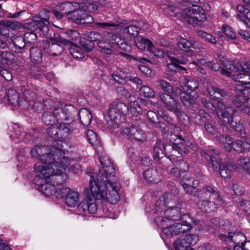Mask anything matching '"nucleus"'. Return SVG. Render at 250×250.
<instances>
[{"mask_svg": "<svg viewBox=\"0 0 250 250\" xmlns=\"http://www.w3.org/2000/svg\"><path fill=\"white\" fill-rule=\"evenodd\" d=\"M53 35L48 37L51 43L45 41L43 42L44 50L49 55L56 56L59 55L63 50V46H69L71 42L65 40L58 33H53Z\"/></svg>", "mask_w": 250, "mask_h": 250, "instance_id": "6e6552de", "label": "nucleus"}, {"mask_svg": "<svg viewBox=\"0 0 250 250\" xmlns=\"http://www.w3.org/2000/svg\"><path fill=\"white\" fill-rule=\"evenodd\" d=\"M182 203L170 205L164 213L165 218L156 217L155 221L162 227V231L167 237L179 235L192 229L191 219L186 214L181 216Z\"/></svg>", "mask_w": 250, "mask_h": 250, "instance_id": "7ed1b4c3", "label": "nucleus"}, {"mask_svg": "<svg viewBox=\"0 0 250 250\" xmlns=\"http://www.w3.org/2000/svg\"><path fill=\"white\" fill-rule=\"evenodd\" d=\"M173 144L179 149L180 151L187 154L191 149L192 145L188 140H185L179 135H174ZM172 141V139L170 140Z\"/></svg>", "mask_w": 250, "mask_h": 250, "instance_id": "b1692460", "label": "nucleus"}, {"mask_svg": "<svg viewBox=\"0 0 250 250\" xmlns=\"http://www.w3.org/2000/svg\"><path fill=\"white\" fill-rule=\"evenodd\" d=\"M95 25L98 28L102 29H109L111 27H116L118 25L116 23L108 22H96Z\"/></svg>", "mask_w": 250, "mask_h": 250, "instance_id": "052dcab7", "label": "nucleus"}, {"mask_svg": "<svg viewBox=\"0 0 250 250\" xmlns=\"http://www.w3.org/2000/svg\"><path fill=\"white\" fill-rule=\"evenodd\" d=\"M204 128L206 132L211 136H216L219 133L218 130L216 127L208 122H204Z\"/></svg>", "mask_w": 250, "mask_h": 250, "instance_id": "6e6d98bb", "label": "nucleus"}, {"mask_svg": "<svg viewBox=\"0 0 250 250\" xmlns=\"http://www.w3.org/2000/svg\"><path fill=\"white\" fill-rule=\"evenodd\" d=\"M80 8L82 9L85 13H97L98 11V5L93 2L83 1L80 2Z\"/></svg>", "mask_w": 250, "mask_h": 250, "instance_id": "4c0bfd02", "label": "nucleus"}, {"mask_svg": "<svg viewBox=\"0 0 250 250\" xmlns=\"http://www.w3.org/2000/svg\"><path fill=\"white\" fill-rule=\"evenodd\" d=\"M194 195L197 208L203 212H213L223 203L222 197L209 186H204L202 191H196Z\"/></svg>", "mask_w": 250, "mask_h": 250, "instance_id": "39448f33", "label": "nucleus"}, {"mask_svg": "<svg viewBox=\"0 0 250 250\" xmlns=\"http://www.w3.org/2000/svg\"><path fill=\"white\" fill-rule=\"evenodd\" d=\"M47 133L49 137L54 140H60L58 125H57V127H55L53 125L48 127L47 128ZM59 142L62 143L61 141Z\"/></svg>", "mask_w": 250, "mask_h": 250, "instance_id": "8fccbe9b", "label": "nucleus"}, {"mask_svg": "<svg viewBox=\"0 0 250 250\" xmlns=\"http://www.w3.org/2000/svg\"><path fill=\"white\" fill-rule=\"evenodd\" d=\"M69 19L72 22L84 26L93 23L94 21L91 16L87 14L81 8H79L76 11L72 12L69 17Z\"/></svg>", "mask_w": 250, "mask_h": 250, "instance_id": "6ab92c4d", "label": "nucleus"}, {"mask_svg": "<svg viewBox=\"0 0 250 250\" xmlns=\"http://www.w3.org/2000/svg\"><path fill=\"white\" fill-rule=\"evenodd\" d=\"M140 28L141 27L138 25H129L124 29V33L135 37L138 35Z\"/></svg>", "mask_w": 250, "mask_h": 250, "instance_id": "5fc2aeb1", "label": "nucleus"}, {"mask_svg": "<svg viewBox=\"0 0 250 250\" xmlns=\"http://www.w3.org/2000/svg\"><path fill=\"white\" fill-rule=\"evenodd\" d=\"M175 56V54L170 51H168L167 53V56L170 60V62L167 63V68L173 72H176L179 69L184 68L179 64L177 62V58Z\"/></svg>", "mask_w": 250, "mask_h": 250, "instance_id": "2f4dec72", "label": "nucleus"}, {"mask_svg": "<svg viewBox=\"0 0 250 250\" xmlns=\"http://www.w3.org/2000/svg\"><path fill=\"white\" fill-rule=\"evenodd\" d=\"M25 39L23 37L18 36L15 38L13 43L16 48V51L20 52L25 47Z\"/></svg>", "mask_w": 250, "mask_h": 250, "instance_id": "603ef678", "label": "nucleus"}, {"mask_svg": "<svg viewBox=\"0 0 250 250\" xmlns=\"http://www.w3.org/2000/svg\"><path fill=\"white\" fill-rule=\"evenodd\" d=\"M233 114L232 115L231 118L229 120V122L224 125H226L229 124L230 126L233 129L238 132L242 131L244 128L243 125L241 124L240 122H237L236 121H234V118H233Z\"/></svg>", "mask_w": 250, "mask_h": 250, "instance_id": "bf43d9fd", "label": "nucleus"}, {"mask_svg": "<svg viewBox=\"0 0 250 250\" xmlns=\"http://www.w3.org/2000/svg\"><path fill=\"white\" fill-rule=\"evenodd\" d=\"M234 97L233 98L231 103L232 104L236 107H241L244 105L246 103V93L247 90L241 88V87L238 85L236 86L234 90Z\"/></svg>", "mask_w": 250, "mask_h": 250, "instance_id": "5701e85b", "label": "nucleus"}, {"mask_svg": "<svg viewBox=\"0 0 250 250\" xmlns=\"http://www.w3.org/2000/svg\"><path fill=\"white\" fill-rule=\"evenodd\" d=\"M60 141L66 140L73 131V128L69 123H60L58 125Z\"/></svg>", "mask_w": 250, "mask_h": 250, "instance_id": "bb28decb", "label": "nucleus"}, {"mask_svg": "<svg viewBox=\"0 0 250 250\" xmlns=\"http://www.w3.org/2000/svg\"><path fill=\"white\" fill-rule=\"evenodd\" d=\"M78 113L77 109L74 106L69 104H59L54 109V114L57 119L60 121H69L73 122Z\"/></svg>", "mask_w": 250, "mask_h": 250, "instance_id": "ddd939ff", "label": "nucleus"}, {"mask_svg": "<svg viewBox=\"0 0 250 250\" xmlns=\"http://www.w3.org/2000/svg\"><path fill=\"white\" fill-rule=\"evenodd\" d=\"M104 36L107 40L111 42V43L109 42V43L111 44L115 48V52L113 54L115 53L116 52L115 46L119 43L120 41H121L120 37L116 34L108 32L104 33ZM107 42L108 43V42Z\"/></svg>", "mask_w": 250, "mask_h": 250, "instance_id": "a18cd8bd", "label": "nucleus"}, {"mask_svg": "<svg viewBox=\"0 0 250 250\" xmlns=\"http://www.w3.org/2000/svg\"><path fill=\"white\" fill-rule=\"evenodd\" d=\"M159 98L165 107L169 112L173 113L182 124L186 125L189 123V117L181 110L177 101L173 97L161 93Z\"/></svg>", "mask_w": 250, "mask_h": 250, "instance_id": "0eeeda50", "label": "nucleus"}, {"mask_svg": "<svg viewBox=\"0 0 250 250\" xmlns=\"http://www.w3.org/2000/svg\"><path fill=\"white\" fill-rule=\"evenodd\" d=\"M69 52L72 56L76 59H83L84 58L83 52L82 49L77 46L71 47Z\"/></svg>", "mask_w": 250, "mask_h": 250, "instance_id": "13d9d810", "label": "nucleus"}, {"mask_svg": "<svg viewBox=\"0 0 250 250\" xmlns=\"http://www.w3.org/2000/svg\"><path fill=\"white\" fill-rule=\"evenodd\" d=\"M97 207L93 199L87 196L77 206V211L79 214L86 215L93 214L97 211Z\"/></svg>", "mask_w": 250, "mask_h": 250, "instance_id": "aec40b11", "label": "nucleus"}, {"mask_svg": "<svg viewBox=\"0 0 250 250\" xmlns=\"http://www.w3.org/2000/svg\"><path fill=\"white\" fill-rule=\"evenodd\" d=\"M195 184L193 182V185H190L188 184H187L186 183L183 184V187L185 191L188 194L191 195L192 196L194 197V192H195L197 191H202L203 190V188L198 189L196 188L194 185Z\"/></svg>", "mask_w": 250, "mask_h": 250, "instance_id": "4d7b16f0", "label": "nucleus"}, {"mask_svg": "<svg viewBox=\"0 0 250 250\" xmlns=\"http://www.w3.org/2000/svg\"><path fill=\"white\" fill-rule=\"evenodd\" d=\"M23 94L25 98V103L26 104L25 105V107H26L28 106V102L35 98V94L29 90H25Z\"/></svg>", "mask_w": 250, "mask_h": 250, "instance_id": "338daca9", "label": "nucleus"}, {"mask_svg": "<svg viewBox=\"0 0 250 250\" xmlns=\"http://www.w3.org/2000/svg\"><path fill=\"white\" fill-rule=\"evenodd\" d=\"M207 90L210 96L217 99H221L228 95L227 92L214 86L210 85L207 88Z\"/></svg>", "mask_w": 250, "mask_h": 250, "instance_id": "72a5a7b5", "label": "nucleus"}, {"mask_svg": "<svg viewBox=\"0 0 250 250\" xmlns=\"http://www.w3.org/2000/svg\"><path fill=\"white\" fill-rule=\"evenodd\" d=\"M128 111L127 106L119 99L114 100L109 106L108 115L114 127H118L119 123L122 122V118Z\"/></svg>", "mask_w": 250, "mask_h": 250, "instance_id": "1a4fd4ad", "label": "nucleus"}, {"mask_svg": "<svg viewBox=\"0 0 250 250\" xmlns=\"http://www.w3.org/2000/svg\"><path fill=\"white\" fill-rule=\"evenodd\" d=\"M196 33L199 37L207 42L211 44H215L216 42V39L210 34L202 30H197Z\"/></svg>", "mask_w": 250, "mask_h": 250, "instance_id": "09e8293b", "label": "nucleus"}, {"mask_svg": "<svg viewBox=\"0 0 250 250\" xmlns=\"http://www.w3.org/2000/svg\"><path fill=\"white\" fill-rule=\"evenodd\" d=\"M71 189L64 186L55 188L54 197L57 199L65 198Z\"/></svg>", "mask_w": 250, "mask_h": 250, "instance_id": "de8ad7c7", "label": "nucleus"}, {"mask_svg": "<svg viewBox=\"0 0 250 250\" xmlns=\"http://www.w3.org/2000/svg\"><path fill=\"white\" fill-rule=\"evenodd\" d=\"M167 196H168V194H166V193L164 194V195H163V198L164 200L163 201V204L162 205V206L161 204L163 202L161 199L157 200L156 202V203H155L156 207H155V208L154 209V212L156 213V214H158L159 213H161L163 211V208L164 207V203H167L165 198Z\"/></svg>", "mask_w": 250, "mask_h": 250, "instance_id": "e2e57ef3", "label": "nucleus"}, {"mask_svg": "<svg viewBox=\"0 0 250 250\" xmlns=\"http://www.w3.org/2000/svg\"><path fill=\"white\" fill-rule=\"evenodd\" d=\"M200 1V0H182L180 2L181 10H182L183 8L189 7L191 8V6L192 8V5L194 4V3H198Z\"/></svg>", "mask_w": 250, "mask_h": 250, "instance_id": "69168bd1", "label": "nucleus"}, {"mask_svg": "<svg viewBox=\"0 0 250 250\" xmlns=\"http://www.w3.org/2000/svg\"><path fill=\"white\" fill-rule=\"evenodd\" d=\"M171 148V146L170 145H165L160 140L157 141L153 146V157L156 161H159L158 167L162 170H165L167 168L165 165H163V163L165 162L163 158L168 154L167 148Z\"/></svg>", "mask_w": 250, "mask_h": 250, "instance_id": "2eb2a0df", "label": "nucleus"}, {"mask_svg": "<svg viewBox=\"0 0 250 250\" xmlns=\"http://www.w3.org/2000/svg\"><path fill=\"white\" fill-rule=\"evenodd\" d=\"M217 140L221 147L227 152H230L232 149V138L228 135L222 134L220 135Z\"/></svg>", "mask_w": 250, "mask_h": 250, "instance_id": "cd10ccee", "label": "nucleus"}, {"mask_svg": "<svg viewBox=\"0 0 250 250\" xmlns=\"http://www.w3.org/2000/svg\"><path fill=\"white\" fill-rule=\"evenodd\" d=\"M250 148V144L247 142L237 139L233 142L232 149L238 153L245 152Z\"/></svg>", "mask_w": 250, "mask_h": 250, "instance_id": "c85d7f7f", "label": "nucleus"}, {"mask_svg": "<svg viewBox=\"0 0 250 250\" xmlns=\"http://www.w3.org/2000/svg\"><path fill=\"white\" fill-rule=\"evenodd\" d=\"M30 75L36 79H39L44 76V72L37 66L32 67L30 70Z\"/></svg>", "mask_w": 250, "mask_h": 250, "instance_id": "3c124183", "label": "nucleus"}, {"mask_svg": "<svg viewBox=\"0 0 250 250\" xmlns=\"http://www.w3.org/2000/svg\"><path fill=\"white\" fill-rule=\"evenodd\" d=\"M143 123L139 121L132 124L129 127H122L117 132L124 136L126 139L137 141H143L146 139L145 133L141 127Z\"/></svg>", "mask_w": 250, "mask_h": 250, "instance_id": "9b49d317", "label": "nucleus"}, {"mask_svg": "<svg viewBox=\"0 0 250 250\" xmlns=\"http://www.w3.org/2000/svg\"><path fill=\"white\" fill-rule=\"evenodd\" d=\"M182 16L184 20L190 24H199L206 20L205 11L200 6L193 4L192 8L186 7L182 10Z\"/></svg>", "mask_w": 250, "mask_h": 250, "instance_id": "9d476101", "label": "nucleus"}, {"mask_svg": "<svg viewBox=\"0 0 250 250\" xmlns=\"http://www.w3.org/2000/svg\"><path fill=\"white\" fill-rule=\"evenodd\" d=\"M174 155V154H171V161L174 162L175 165L179 166V168L173 167L170 170V174L179 179V180H183L186 179V171L188 169V166L186 162L183 160V158L180 156L179 159L175 160L172 156Z\"/></svg>", "mask_w": 250, "mask_h": 250, "instance_id": "dca6fc26", "label": "nucleus"}, {"mask_svg": "<svg viewBox=\"0 0 250 250\" xmlns=\"http://www.w3.org/2000/svg\"><path fill=\"white\" fill-rule=\"evenodd\" d=\"M23 37L25 39V42L29 43H34L37 40V34L33 32L25 33Z\"/></svg>", "mask_w": 250, "mask_h": 250, "instance_id": "0e129e2a", "label": "nucleus"}, {"mask_svg": "<svg viewBox=\"0 0 250 250\" xmlns=\"http://www.w3.org/2000/svg\"><path fill=\"white\" fill-rule=\"evenodd\" d=\"M55 188L54 186L45 183L41 185L39 188V190L46 196H54Z\"/></svg>", "mask_w": 250, "mask_h": 250, "instance_id": "37998d69", "label": "nucleus"}, {"mask_svg": "<svg viewBox=\"0 0 250 250\" xmlns=\"http://www.w3.org/2000/svg\"><path fill=\"white\" fill-rule=\"evenodd\" d=\"M140 94L141 96L146 98H153L155 96V91L150 87L143 85L139 89Z\"/></svg>", "mask_w": 250, "mask_h": 250, "instance_id": "49530a36", "label": "nucleus"}, {"mask_svg": "<svg viewBox=\"0 0 250 250\" xmlns=\"http://www.w3.org/2000/svg\"><path fill=\"white\" fill-rule=\"evenodd\" d=\"M146 117H147V118L148 119V120L155 124V123H157V121H158L159 120V117L158 116H157V115L156 114V113L152 111H148L147 112V114H146Z\"/></svg>", "mask_w": 250, "mask_h": 250, "instance_id": "774afa93", "label": "nucleus"}, {"mask_svg": "<svg viewBox=\"0 0 250 250\" xmlns=\"http://www.w3.org/2000/svg\"><path fill=\"white\" fill-rule=\"evenodd\" d=\"M185 80V85L183 86V89L187 93H190L198 87V83L192 78L186 77Z\"/></svg>", "mask_w": 250, "mask_h": 250, "instance_id": "58836bf2", "label": "nucleus"}, {"mask_svg": "<svg viewBox=\"0 0 250 250\" xmlns=\"http://www.w3.org/2000/svg\"><path fill=\"white\" fill-rule=\"evenodd\" d=\"M80 122L84 126L88 125L91 123L92 116L90 111L86 108H82L77 114Z\"/></svg>", "mask_w": 250, "mask_h": 250, "instance_id": "c756f323", "label": "nucleus"}, {"mask_svg": "<svg viewBox=\"0 0 250 250\" xmlns=\"http://www.w3.org/2000/svg\"><path fill=\"white\" fill-rule=\"evenodd\" d=\"M156 85L160 87L165 92V94H168L172 97V90L173 88L171 84L166 81L162 79H158L155 82ZM161 92H160L161 93ZM164 93V92H163Z\"/></svg>", "mask_w": 250, "mask_h": 250, "instance_id": "e433bc0d", "label": "nucleus"}, {"mask_svg": "<svg viewBox=\"0 0 250 250\" xmlns=\"http://www.w3.org/2000/svg\"><path fill=\"white\" fill-rule=\"evenodd\" d=\"M194 45V42L191 40H188L185 38H181L177 43L178 47L182 50L189 53L188 55L192 56L194 53L191 52L190 48Z\"/></svg>", "mask_w": 250, "mask_h": 250, "instance_id": "473e14b6", "label": "nucleus"}, {"mask_svg": "<svg viewBox=\"0 0 250 250\" xmlns=\"http://www.w3.org/2000/svg\"><path fill=\"white\" fill-rule=\"evenodd\" d=\"M218 237L220 240L227 244H235L234 246H243L244 242L246 240V238L243 233L236 231L229 232L228 235L219 233Z\"/></svg>", "mask_w": 250, "mask_h": 250, "instance_id": "a211bd4d", "label": "nucleus"}, {"mask_svg": "<svg viewBox=\"0 0 250 250\" xmlns=\"http://www.w3.org/2000/svg\"><path fill=\"white\" fill-rule=\"evenodd\" d=\"M129 158L134 164L140 165L142 164L144 166H148L151 164L149 159L147 157H144L140 158L138 153H133L130 155Z\"/></svg>", "mask_w": 250, "mask_h": 250, "instance_id": "c9c22d12", "label": "nucleus"}, {"mask_svg": "<svg viewBox=\"0 0 250 250\" xmlns=\"http://www.w3.org/2000/svg\"><path fill=\"white\" fill-rule=\"evenodd\" d=\"M60 8L63 11L62 13L66 14L67 18L69 19V17L70 14L74 11H76L79 8H80V2H72L67 1L61 5Z\"/></svg>", "mask_w": 250, "mask_h": 250, "instance_id": "a878e982", "label": "nucleus"}, {"mask_svg": "<svg viewBox=\"0 0 250 250\" xmlns=\"http://www.w3.org/2000/svg\"><path fill=\"white\" fill-rule=\"evenodd\" d=\"M49 11L44 9L41 12L40 15L38 17H33V21L30 22L28 26L31 27H34V29H37V28L41 31L42 34L47 38L49 35H52V30H50L48 27L49 24L48 13Z\"/></svg>", "mask_w": 250, "mask_h": 250, "instance_id": "f8f14e48", "label": "nucleus"}, {"mask_svg": "<svg viewBox=\"0 0 250 250\" xmlns=\"http://www.w3.org/2000/svg\"><path fill=\"white\" fill-rule=\"evenodd\" d=\"M6 96L10 104H18L21 106V101L19 102V95L18 93L13 89H9L7 93Z\"/></svg>", "mask_w": 250, "mask_h": 250, "instance_id": "79ce46f5", "label": "nucleus"}, {"mask_svg": "<svg viewBox=\"0 0 250 250\" xmlns=\"http://www.w3.org/2000/svg\"><path fill=\"white\" fill-rule=\"evenodd\" d=\"M161 174L156 168H149L145 171L144 177L145 180L150 183H157L161 179Z\"/></svg>", "mask_w": 250, "mask_h": 250, "instance_id": "393cba45", "label": "nucleus"}, {"mask_svg": "<svg viewBox=\"0 0 250 250\" xmlns=\"http://www.w3.org/2000/svg\"><path fill=\"white\" fill-rule=\"evenodd\" d=\"M179 90H180V100L185 106L190 107L195 104V101L194 99L191 98L188 94L185 92L182 91L180 89Z\"/></svg>", "mask_w": 250, "mask_h": 250, "instance_id": "c03bdc74", "label": "nucleus"}, {"mask_svg": "<svg viewBox=\"0 0 250 250\" xmlns=\"http://www.w3.org/2000/svg\"><path fill=\"white\" fill-rule=\"evenodd\" d=\"M32 157L38 158L42 165L36 164L34 171L37 178L45 182L51 176L56 175L58 180L63 170L70 164V160L64 156L65 153L61 146H36L30 151Z\"/></svg>", "mask_w": 250, "mask_h": 250, "instance_id": "f257e3e1", "label": "nucleus"}, {"mask_svg": "<svg viewBox=\"0 0 250 250\" xmlns=\"http://www.w3.org/2000/svg\"><path fill=\"white\" fill-rule=\"evenodd\" d=\"M30 57L33 63H40L42 61V53L38 48L32 47L30 50Z\"/></svg>", "mask_w": 250, "mask_h": 250, "instance_id": "ea45409f", "label": "nucleus"}, {"mask_svg": "<svg viewBox=\"0 0 250 250\" xmlns=\"http://www.w3.org/2000/svg\"><path fill=\"white\" fill-rule=\"evenodd\" d=\"M99 161L102 170L99 169L96 175V181L91 178L89 189L94 200H102L116 204L119 201L118 191L120 185L114 180L115 169L109 158L100 157Z\"/></svg>", "mask_w": 250, "mask_h": 250, "instance_id": "f03ea898", "label": "nucleus"}, {"mask_svg": "<svg viewBox=\"0 0 250 250\" xmlns=\"http://www.w3.org/2000/svg\"><path fill=\"white\" fill-rule=\"evenodd\" d=\"M79 200V193L72 189L65 198V203L70 207H75Z\"/></svg>", "mask_w": 250, "mask_h": 250, "instance_id": "7c9ffc66", "label": "nucleus"}, {"mask_svg": "<svg viewBox=\"0 0 250 250\" xmlns=\"http://www.w3.org/2000/svg\"><path fill=\"white\" fill-rule=\"evenodd\" d=\"M201 155L207 160L209 167L212 168L214 171H218L220 175L226 178L230 177L231 172L236 169L237 167L245 169L248 173L250 174V156L249 157H241L237 161V165L231 160L227 161L223 163L221 160L214 157L213 154L217 156L219 155L220 152L214 149H212L208 152L203 151Z\"/></svg>", "mask_w": 250, "mask_h": 250, "instance_id": "20e7f679", "label": "nucleus"}, {"mask_svg": "<svg viewBox=\"0 0 250 250\" xmlns=\"http://www.w3.org/2000/svg\"><path fill=\"white\" fill-rule=\"evenodd\" d=\"M250 71V66L248 65L247 68L243 70L240 73H237L232 76V79L238 82L236 86L239 85L241 88L250 89V76L248 74Z\"/></svg>", "mask_w": 250, "mask_h": 250, "instance_id": "412c9836", "label": "nucleus"}, {"mask_svg": "<svg viewBox=\"0 0 250 250\" xmlns=\"http://www.w3.org/2000/svg\"><path fill=\"white\" fill-rule=\"evenodd\" d=\"M43 123L47 125H53L56 121L59 120L57 119V116L54 114V109L52 111H48L44 113L42 118Z\"/></svg>", "mask_w": 250, "mask_h": 250, "instance_id": "a19ab883", "label": "nucleus"}, {"mask_svg": "<svg viewBox=\"0 0 250 250\" xmlns=\"http://www.w3.org/2000/svg\"><path fill=\"white\" fill-rule=\"evenodd\" d=\"M136 46L140 50H145L147 48L149 52L153 51L154 45L149 40L142 38L140 40L136 42Z\"/></svg>", "mask_w": 250, "mask_h": 250, "instance_id": "f704fd0d", "label": "nucleus"}, {"mask_svg": "<svg viewBox=\"0 0 250 250\" xmlns=\"http://www.w3.org/2000/svg\"><path fill=\"white\" fill-rule=\"evenodd\" d=\"M203 105L207 110L215 112L218 118V124L220 125H224L228 123L231 118L232 115L235 112V110L229 106L226 105L222 102L217 103L216 106L208 102L206 99H203L201 100Z\"/></svg>", "mask_w": 250, "mask_h": 250, "instance_id": "423d86ee", "label": "nucleus"}, {"mask_svg": "<svg viewBox=\"0 0 250 250\" xmlns=\"http://www.w3.org/2000/svg\"><path fill=\"white\" fill-rule=\"evenodd\" d=\"M86 135L87 140L92 145L97 146L99 144L100 141L99 138L96 133L93 131L88 130Z\"/></svg>", "mask_w": 250, "mask_h": 250, "instance_id": "864d4df0", "label": "nucleus"}, {"mask_svg": "<svg viewBox=\"0 0 250 250\" xmlns=\"http://www.w3.org/2000/svg\"><path fill=\"white\" fill-rule=\"evenodd\" d=\"M198 241V235L191 233L178 238L174 242L173 246L176 250H192L190 246L196 244Z\"/></svg>", "mask_w": 250, "mask_h": 250, "instance_id": "4468645a", "label": "nucleus"}, {"mask_svg": "<svg viewBox=\"0 0 250 250\" xmlns=\"http://www.w3.org/2000/svg\"><path fill=\"white\" fill-rule=\"evenodd\" d=\"M222 30L224 33L228 37L231 39H235L236 36L235 33L231 27L227 25H223L222 26Z\"/></svg>", "mask_w": 250, "mask_h": 250, "instance_id": "680f3d73", "label": "nucleus"}, {"mask_svg": "<svg viewBox=\"0 0 250 250\" xmlns=\"http://www.w3.org/2000/svg\"><path fill=\"white\" fill-rule=\"evenodd\" d=\"M224 66L227 70L222 68L220 73L222 75L232 78L233 75L242 72L245 69L244 67L242 66V65L237 61L227 62L224 64Z\"/></svg>", "mask_w": 250, "mask_h": 250, "instance_id": "4be33fe9", "label": "nucleus"}, {"mask_svg": "<svg viewBox=\"0 0 250 250\" xmlns=\"http://www.w3.org/2000/svg\"><path fill=\"white\" fill-rule=\"evenodd\" d=\"M101 35L98 32H89L87 37L88 42L93 43L97 42V44L101 48V51L106 54H112L115 52V48L110 43L105 41L101 40Z\"/></svg>", "mask_w": 250, "mask_h": 250, "instance_id": "f3484780", "label": "nucleus"}]
</instances>
